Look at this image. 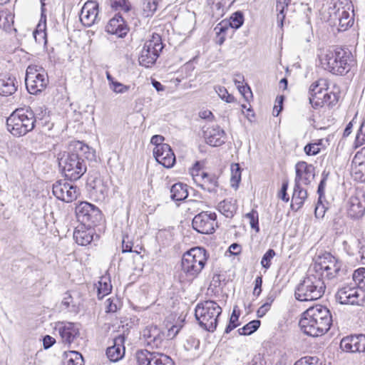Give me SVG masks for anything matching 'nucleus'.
Here are the masks:
<instances>
[{
    "label": "nucleus",
    "mask_w": 365,
    "mask_h": 365,
    "mask_svg": "<svg viewBox=\"0 0 365 365\" xmlns=\"http://www.w3.org/2000/svg\"><path fill=\"white\" fill-rule=\"evenodd\" d=\"M96 160V151L81 141L72 142L68 150L58 157L64 176L71 181L80 179L86 173L88 162Z\"/></svg>",
    "instance_id": "1"
},
{
    "label": "nucleus",
    "mask_w": 365,
    "mask_h": 365,
    "mask_svg": "<svg viewBox=\"0 0 365 365\" xmlns=\"http://www.w3.org/2000/svg\"><path fill=\"white\" fill-rule=\"evenodd\" d=\"M332 324V317L328 308L317 304L307 309L299 320V325L307 336L317 337L326 334Z\"/></svg>",
    "instance_id": "2"
},
{
    "label": "nucleus",
    "mask_w": 365,
    "mask_h": 365,
    "mask_svg": "<svg viewBox=\"0 0 365 365\" xmlns=\"http://www.w3.org/2000/svg\"><path fill=\"white\" fill-rule=\"evenodd\" d=\"M322 67L336 76H345L355 66L356 61L346 48L331 46L320 57Z\"/></svg>",
    "instance_id": "3"
},
{
    "label": "nucleus",
    "mask_w": 365,
    "mask_h": 365,
    "mask_svg": "<svg viewBox=\"0 0 365 365\" xmlns=\"http://www.w3.org/2000/svg\"><path fill=\"white\" fill-rule=\"evenodd\" d=\"M208 257L206 250L201 247L191 248L185 252L181 259L180 282H191L196 279L205 267Z\"/></svg>",
    "instance_id": "4"
},
{
    "label": "nucleus",
    "mask_w": 365,
    "mask_h": 365,
    "mask_svg": "<svg viewBox=\"0 0 365 365\" xmlns=\"http://www.w3.org/2000/svg\"><path fill=\"white\" fill-rule=\"evenodd\" d=\"M326 285L323 274L309 270L302 282L295 289V298L302 302L314 301L320 299L324 294Z\"/></svg>",
    "instance_id": "5"
},
{
    "label": "nucleus",
    "mask_w": 365,
    "mask_h": 365,
    "mask_svg": "<svg viewBox=\"0 0 365 365\" xmlns=\"http://www.w3.org/2000/svg\"><path fill=\"white\" fill-rule=\"evenodd\" d=\"M36 117L34 112L28 108H17L7 118V130L15 137H21L34 130Z\"/></svg>",
    "instance_id": "6"
},
{
    "label": "nucleus",
    "mask_w": 365,
    "mask_h": 365,
    "mask_svg": "<svg viewBox=\"0 0 365 365\" xmlns=\"http://www.w3.org/2000/svg\"><path fill=\"white\" fill-rule=\"evenodd\" d=\"M222 311V308L216 302L206 300L197 304L195 316L202 328L213 332L217 328L218 317Z\"/></svg>",
    "instance_id": "7"
},
{
    "label": "nucleus",
    "mask_w": 365,
    "mask_h": 365,
    "mask_svg": "<svg viewBox=\"0 0 365 365\" xmlns=\"http://www.w3.org/2000/svg\"><path fill=\"white\" fill-rule=\"evenodd\" d=\"M48 83V78L46 71L36 65L29 66L25 77V84L27 91L34 95L43 91Z\"/></svg>",
    "instance_id": "8"
},
{
    "label": "nucleus",
    "mask_w": 365,
    "mask_h": 365,
    "mask_svg": "<svg viewBox=\"0 0 365 365\" xmlns=\"http://www.w3.org/2000/svg\"><path fill=\"white\" fill-rule=\"evenodd\" d=\"M327 81L324 78L319 79L310 86L309 101L313 108H321L325 103L329 106L334 105L337 101L335 93L332 94L333 99H331V95L328 93H324L323 96H319V94H322L323 91H327Z\"/></svg>",
    "instance_id": "9"
},
{
    "label": "nucleus",
    "mask_w": 365,
    "mask_h": 365,
    "mask_svg": "<svg viewBox=\"0 0 365 365\" xmlns=\"http://www.w3.org/2000/svg\"><path fill=\"white\" fill-rule=\"evenodd\" d=\"M163 48L161 37L158 34H153L151 39L147 41L139 56V63L148 68L155 63L160 53Z\"/></svg>",
    "instance_id": "10"
},
{
    "label": "nucleus",
    "mask_w": 365,
    "mask_h": 365,
    "mask_svg": "<svg viewBox=\"0 0 365 365\" xmlns=\"http://www.w3.org/2000/svg\"><path fill=\"white\" fill-rule=\"evenodd\" d=\"M76 214L81 224L96 226L102 220V213L98 207L87 202H81L76 207Z\"/></svg>",
    "instance_id": "11"
},
{
    "label": "nucleus",
    "mask_w": 365,
    "mask_h": 365,
    "mask_svg": "<svg viewBox=\"0 0 365 365\" xmlns=\"http://www.w3.org/2000/svg\"><path fill=\"white\" fill-rule=\"evenodd\" d=\"M53 195L58 200L65 202H71L76 200L80 195L79 189L64 180L56 181L52 187Z\"/></svg>",
    "instance_id": "12"
},
{
    "label": "nucleus",
    "mask_w": 365,
    "mask_h": 365,
    "mask_svg": "<svg viewBox=\"0 0 365 365\" xmlns=\"http://www.w3.org/2000/svg\"><path fill=\"white\" fill-rule=\"evenodd\" d=\"M217 215L215 212H201L195 215L192 225L194 230L201 234H211L215 232Z\"/></svg>",
    "instance_id": "13"
},
{
    "label": "nucleus",
    "mask_w": 365,
    "mask_h": 365,
    "mask_svg": "<svg viewBox=\"0 0 365 365\" xmlns=\"http://www.w3.org/2000/svg\"><path fill=\"white\" fill-rule=\"evenodd\" d=\"M58 331L62 343L71 345L80 336V325L70 322H58L55 327Z\"/></svg>",
    "instance_id": "14"
},
{
    "label": "nucleus",
    "mask_w": 365,
    "mask_h": 365,
    "mask_svg": "<svg viewBox=\"0 0 365 365\" xmlns=\"http://www.w3.org/2000/svg\"><path fill=\"white\" fill-rule=\"evenodd\" d=\"M348 215L352 219H359L365 214V191L356 190L349 200Z\"/></svg>",
    "instance_id": "15"
},
{
    "label": "nucleus",
    "mask_w": 365,
    "mask_h": 365,
    "mask_svg": "<svg viewBox=\"0 0 365 365\" xmlns=\"http://www.w3.org/2000/svg\"><path fill=\"white\" fill-rule=\"evenodd\" d=\"M320 269L326 273V277L329 279H334L339 277L341 269V262L338 261L334 256L329 253H326L320 258L319 262Z\"/></svg>",
    "instance_id": "16"
},
{
    "label": "nucleus",
    "mask_w": 365,
    "mask_h": 365,
    "mask_svg": "<svg viewBox=\"0 0 365 365\" xmlns=\"http://www.w3.org/2000/svg\"><path fill=\"white\" fill-rule=\"evenodd\" d=\"M334 9H335L334 12L330 14L331 21H332L334 24L338 21L339 31H343L347 30L354 24V15H351L349 12L350 6H337L335 5Z\"/></svg>",
    "instance_id": "17"
},
{
    "label": "nucleus",
    "mask_w": 365,
    "mask_h": 365,
    "mask_svg": "<svg viewBox=\"0 0 365 365\" xmlns=\"http://www.w3.org/2000/svg\"><path fill=\"white\" fill-rule=\"evenodd\" d=\"M340 347L348 352H365V334H355L344 337Z\"/></svg>",
    "instance_id": "18"
},
{
    "label": "nucleus",
    "mask_w": 365,
    "mask_h": 365,
    "mask_svg": "<svg viewBox=\"0 0 365 365\" xmlns=\"http://www.w3.org/2000/svg\"><path fill=\"white\" fill-rule=\"evenodd\" d=\"M153 155L156 161L167 168H172L175 163V156L169 145L155 147Z\"/></svg>",
    "instance_id": "19"
},
{
    "label": "nucleus",
    "mask_w": 365,
    "mask_h": 365,
    "mask_svg": "<svg viewBox=\"0 0 365 365\" xmlns=\"http://www.w3.org/2000/svg\"><path fill=\"white\" fill-rule=\"evenodd\" d=\"M314 167L304 161L299 162L295 165L296 177L294 182L309 185L314 178Z\"/></svg>",
    "instance_id": "20"
},
{
    "label": "nucleus",
    "mask_w": 365,
    "mask_h": 365,
    "mask_svg": "<svg viewBox=\"0 0 365 365\" xmlns=\"http://www.w3.org/2000/svg\"><path fill=\"white\" fill-rule=\"evenodd\" d=\"M336 300L341 304H358L360 294L355 287L344 286L338 289L336 295Z\"/></svg>",
    "instance_id": "21"
},
{
    "label": "nucleus",
    "mask_w": 365,
    "mask_h": 365,
    "mask_svg": "<svg viewBox=\"0 0 365 365\" xmlns=\"http://www.w3.org/2000/svg\"><path fill=\"white\" fill-rule=\"evenodd\" d=\"M98 14V4L95 1H88L81 9L80 20L85 26L90 27L96 23Z\"/></svg>",
    "instance_id": "22"
},
{
    "label": "nucleus",
    "mask_w": 365,
    "mask_h": 365,
    "mask_svg": "<svg viewBox=\"0 0 365 365\" xmlns=\"http://www.w3.org/2000/svg\"><path fill=\"white\" fill-rule=\"evenodd\" d=\"M106 31L119 38L125 37L129 31V27L125 21L119 14H115L108 23Z\"/></svg>",
    "instance_id": "23"
},
{
    "label": "nucleus",
    "mask_w": 365,
    "mask_h": 365,
    "mask_svg": "<svg viewBox=\"0 0 365 365\" xmlns=\"http://www.w3.org/2000/svg\"><path fill=\"white\" fill-rule=\"evenodd\" d=\"M93 226H88L81 224L76 227L73 232V238L76 243L81 246L90 244L93 238Z\"/></svg>",
    "instance_id": "24"
},
{
    "label": "nucleus",
    "mask_w": 365,
    "mask_h": 365,
    "mask_svg": "<svg viewBox=\"0 0 365 365\" xmlns=\"http://www.w3.org/2000/svg\"><path fill=\"white\" fill-rule=\"evenodd\" d=\"M143 336L148 345L159 347L165 338V334L157 326H149L143 331Z\"/></svg>",
    "instance_id": "25"
},
{
    "label": "nucleus",
    "mask_w": 365,
    "mask_h": 365,
    "mask_svg": "<svg viewBox=\"0 0 365 365\" xmlns=\"http://www.w3.org/2000/svg\"><path fill=\"white\" fill-rule=\"evenodd\" d=\"M225 131L219 126L208 128L203 131L206 143L211 146H220L225 143Z\"/></svg>",
    "instance_id": "26"
},
{
    "label": "nucleus",
    "mask_w": 365,
    "mask_h": 365,
    "mask_svg": "<svg viewBox=\"0 0 365 365\" xmlns=\"http://www.w3.org/2000/svg\"><path fill=\"white\" fill-rule=\"evenodd\" d=\"M125 336L119 335L115 338L113 345L108 347L106 350L108 358L112 361H117L120 359L125 353Z\"/></svg>",
    "instance_id": "27"
},
{
    "label": "nucleus",
    "mask_w": 365,
    "mask_h": 365,
    "mask_svg": "<svg viewBox=\"0 0 365 365\" xmlns=\"http://www.w3.org/2000/svg\"><path fill=\"white\" fill-rule=\"evenodd\" d=\"M197 177L200 178V182H197L198 187L209 192H217L219 183L218 178L215 175L202 172L200 175H197Z\"/></svg>",
    "instance_id": "28"
},
{
    "label": "nucleus",
    "mask_w": 365,
    "mask_h": 365,
    "mask_svg": "<svg viewBox=\"0 0 365 365\" xmlns=\"http://www.w3.org/2000/svg\"><path fill=\"white\" fill-rule=\"evenodd\" d=\"M307 196V190L303 188L300 183L294 182L292 203L290 205L291 208L294 211L299 210L304 204Z\"/></svg>",
    "instance_id": "29"
},
{
    "label": "nucleus",
    "mask_w": 365,
    "mask_h": 365,
    "mask_svg": "<svg viewBox=\"0 0 365 365\" xmlns=\"http://www.w3.org/2000/svg\"><path fill=\"white\" fill-rule=\"evenodd\" d=\"M88 184L92 189V194L94 195L97 200H104L108 195V187L104 182L98 178L88 181Z\"/></svg>",
    "instance_id": "30"
},
{
    "label": "nucleus",
    "mask_w": 365,
    "mask_h": 365,
    "mask_svg": "<svg viewBox=\"0 0 365 365\" xmlns=\"http://www.w3.org/2000/svg\"><path fill=\"white\" fill-rule=\"evenodd\" d=\"M160 355L158 352H151L147 349H140L135 352V359L137 365H153L154 359Z\"/></svg>",
    "instance_id": "31"
},
{
    "label": "nucleus",
    "mask_w": 365,
    "mask_h": 365,
    "mask_svg": "<svg viewBox=\"0 0 365 365\" xmlns=\"http://www.w3.org/2000/svg\"><path fill=\"white\" fill-rule=\"evenodd\" d=\"M188 196L187 185L182 182L175 183L170 188V197L174 201H182Z\"/></svg>",
    "instance_id": "32"
},
{
    "label": "nucleus",
    "mask_w": 365,
    "mask_h": 365,
    "mask_svg": "<svg viewBox=\"0 0 365 365\" xmlns=\"http://www.w3.org/2000/svg\"><path fill=\"white\" fill-rule=\"evenodd\" d=\"M237 209L236 200L232 199L224 200L218 205V210L226 217H232Z\"/></svg>",
    "instance_id": "33"
},
{
    "label": "nucleus",
    "mask_w": 365,
    "mask_h": 365,
    "mask_svg": "<svg viewBox=\"0 0 365 365\" xmlns=\"http://www.w3.org/2000/svg\"><path fill=\"white\" fill-rule=\"evenodd\" d=\"M0 29L6 33L16 32L14 28V16L6 11H0Z\"/></svg>",
    "instance_id": "34"
},
{
    "label": "nucleus",
    "mask_w": 365,
    "mask_h": 365,
    "mask_svg": "<svg viewBox=\"0 0 365 365\" xmlns=\"http://www.w3.org/2000/svg\"><path fill=\"white\" fill-rule=\"evenodd\" d=\"M15 78H0V95L10 96L16 91Z\"/></svg>",
    "instance_id": "35"
},
{
    "label": "nucleus",
    "mask_w": 365,
    "mask_h": 365,
    "mask_svg": "<svg viewBox=\"0 0 365 365\" xmlns=\"http://www.w3.org/2000/svg\"><path fill=\"white\" fill-rule=\"evenodd\" d=\"M63 365H84L82 355L76 351L65 352Z\"/></svg>",
    "instance_id": "36"
},
{
    "label": "nucleus",
    "mask_w": 365,
    "mask_h": 365,
    "mask_svg": "<svg viewBox=\"0 0 365 365\" xmlns=\"http://www.w3.org/2000/svg\"><path fill=\"white\" fill-rule=\"evenodd\" d=\"M112 290V285L110 284V279L108 277L103 276L98 282V298L99 299H103L105 296L110 293Z\"/></svg>",
    "instance_id": "37"
},
{
    "label": "nucleus",
    "mask_w": 365,
    "mask_h": 365,
    "mask_svg": "<svg viewBox=\"0 0 365 365\" xmlns=\"http://www.w3.org/2000/svg\"><path fill=\"white\" fill-rule=\"evenodd\" d=\"M61 305L70 312L78 313L79 312V304L74 301L69 292L65 294Z\"/></svg>",
    "instance_id": "38"
},
{
    "label": "nucleus",
    "mask_w": 365,
    "mask_h": 365,
    "mask_svg": "<svg viewBox=\"0 0 365 365\" xmlns=\"http://www.w3.org/2000/svg\"><path fill=\"white\" fill-rule=\"evenodd\" d=\"M277 11H279L277 14V21L279 26L282 27L283 21L285 19L284 10L291 3V0H276Z\"/></svg>",
    "instance_id": "39"
},
{
    "label": "nucleus",
    "mask_w": 365,
    "mask_h": 365,
    "mask_svg": "<svg viewBox=\"0 0 365 365\" xmlns=\"http://www.w3.org/2000/svg\"><path fill=\"white\" fill-rule=\"evenodd\" d=\"M158 5V0H143V16L151 17L156 11Z\"/></svg>",
    "instance_id": "40"
},
{
    "label": "nucleus",
    "mask_w": 365,
    "mask_h": 365,
    "mask_svg": "<svg viewBox=\"0 0 365 365\" xmlns=\"http://www.w3.org/2000/svg\"><path fill=\"white\" fill-rule=\"evenodd\" d=\"M259 320H252L237 330L240 335H250L257 330L260 326Z\"/></svg>",
    "instance_id": "41"
},
{
    "label": "nucleus",
    "mask_w": 365,
    "mask_h": 365,
    "mask_svg": "<svg viewBox=\"0 0 365 365\" xmlns=\"http://www.w3.org/2000/svg\"><path fill=\"white\" fill-rule=\"evenodd\" d=\"M353 279L361 289L365 290V268H360L353 273Z\"/></svg>",
    "instance_id": "42"
},
{
    "label": "nucleus",
    "mask_w": 365,
    "mask_h": 365,
    "mask_svg": "<svg viewBox=\"0 0 365 365\" xmlns=\"http://www.w3.org/2000/svg\"><path fill=\"white\" fill-rule=\"evenodd\" d=\"M245 217L249 220L250 227L255 230L256 232H258L259 231V227L257 211L255 210H252L251 212L245 215Z\"/></svg>",
    "instance_id": "43"
},
{
    "label": "nucleus",
    "mask_w": 365,
    "mask_h": 365,
    "mask_svg": "<svg viewBox=\"0 0 365 365\" xmlns=\"http://www.w3.org/2000/svg\"><path fill=\"white\" fill-rule=\"evenodd\" d=\"M241 180V168L240 165L237 163L232 164L231 165V182L232 186H238L239 182Z\"/></svg>",
    "instance_id": "44"
},
{
    "label": "nucleus",
    "mask_w": 365,
    "mask_h": 365,
    "mask_svg": "<svg viewBox=\"0 0 365 365\" xmlns=\"http://www.w3.org/2000/svg\"><path fill=\"white\" fill-rule=\"evenodd\" d=\"M244 16L242 12L237 11L230 17L229 25L232 29H237L243 24Z\"/></svg>",
    "instance_id": "45"
},
{
    "label": "nucleus",
    "mask_w": 365,
    "mask_h": 365,
    "mask_svg": "<svg viewBox=\"0 0 365 365\" xmlns=\"http://www.w3.org/2000/svg\"><path fill=\"white\" fill-rule=\"evenodd\" d=\"M276 255V253L274 250L269 249L263 255L261 259V265L264 269H267L271 266V261Z\"/></svg>",
    "instance_id": "46"
},
{
    "label": "nucleus",
    "mask_w": 365,
    "mask_h": 365,
    "mask_svg": "<svg viewBox=\"0 0 365 365\" xmlns=\"http://www.w3.org/2000/svg\"><path fill=\"white\" fill-rule=\"evenodd\" d=\"M216 93L218 94L220 98L227 103H232L235 101V97L229 94L227 89L225 87L218 86L215 88Z\"/></svg>",
    "instance_id": "47"
},
{
    "label": "nucleus",
    "mask_w": 365,
    "mask_h": 365,
    "mask_svg": "<svg viewBox=\"0 0 365 365\" xmlns=\"http://www.w3.org/2000/svg\"><path fill=\"white\" fill-rule=\"evenodd\" d=\"M322 144V140H319L318 143H309L304 148V151L307 155H316L319 153L321 148L320 145Z\"/></svg>",
    "instance_id": "48"
},
{
    "label": "nucleus",
    "mask_w": 365,
    "mask_h": 365,
    "mask_svg": "<svg viewBox=\"0 0 365 365\" xmlns=\"http://www.w3.org/2000/svg\"><path fill=\"white\" fill-rule=\"evenodd\" d=\"M199 346L200 340L192 336H189L184 343V348L187 351L197 350Z\"/></svg>",
    "instance_id": "49"
},
{
    "label": "nucleus",
    "mask_w": 365,
    "mask_h": 365,
    "mask_svg": "<svg viewBox=\"0 0 365 365\" xmlns=\"http://www.w3.org/2000/svg\"><path fill=\"white\" fill-rule=\"evenodd\" d=\"M364 143H365V120L361 123L354 141L356 148L361 146Z\"/></svg>",
    "instance_id": "50"
},
{
    "label": "nucleus",
    "mask_w": 365,
    "mask_h": 365,
    "mask_svg": "<svg viewBox=\"0 0 365 365\" xmlns=\"http://www.w3.org/2000/svg\"><path fill=\"white\" fill-rule=\"evenodd\" d=\"M111 6L115 10H122L125 12H128L130 8L128 0H112Z\"/></svg>",
    "instance_id": "51"
},
{
    "label": "nucleus",
    "mask_w": 365,
    "mask_h": 365,
    "mask_svg": "<svg viewBox=\"0 0 365 365\" xmlns=\"http://www.w3.org/2000/svg\"><path fill=\"white\" fill-rule=\"evenodd\" d=\"M239 319V314L236 313L235 309H233V312L232 313L231 317L230 319V322L228 325L226 327L225 333L228 334L232 330H233L235 328H236L238 326V324L237 323Z\"/></svg>",
    "instance_id": "52"
},
{
    "label": "nucleus",
    "mask_w": 365,
    "mask_h": 365,
    "mask_svg": "<svg viewBox=\"0 0 365 365\" xmlns=\"http://www.w3.org/2000/svg\"><path fill=\"white\" fill-rule=\"evenodd\" d=\"M46 21V16L43 14V9H42L41 21L37 26L36 30L34 32V36L36 39L37 34H40L42 33L43 34V36H46V34H45Z\"/></svg>",
    "instance_id": "53"
},
{
    "label": "nucleus",
    "mask_w": 365,
    "mask_h": 365,
    "mask_svg": "<svg viewBox=\"0 0 365 365\" xmlns=\"http://www.w3.org/2000/svg\"><path fill=\"white\" fill-rule=\"evenodd\" d=\"M153 365H174V362L169 356L160 354L157 359H154Z\"/></svg>",
    "instance_id": "54"
},
{
    "label": "nucleus",
    "mask_w": 365,
    "mask_h": 365,
    "mask_svg": "<svg viewBox=\"0 0 365 365\" xmlns=\"http://www.w3.org/2000/svg\"><path fill=\"white\" fill-rule=\"evenodd\" d=\"M289 186V182L287 180H285L282 182L281 190L279 192V197L284 202H289V197L287 195V189Z\"/></svg>",
    "instance_id": "55"
},
{
    "label": "nucleus",
    "mask_w": 365,
    "mask_h": 365,
    "mask_svg": "<svg viewBox=\"0 0 365 365\" xmlns=\"http://www.w3.org/2000/svg\"><path fill=\"white\" fill-rule=\"evenodd\" d=\"M110 89L116 93H125L130 89V86H125L116 81L110 86Z\"/></svg>",
    "instance_id": "56"
},
{
    "label": "nucleus",
    "mask_w": 365,
    "mask_h": 365,
    "mask_svg": "<svg viewBox=\"0 0 365 365\" xmlns=\"http://www.w3.org/2000/svg\"><path fill=\"white\" fill-rule=\"evenodd\" d=\"M327 207L322 203V200L318 199L317 204L315 207L314 214L317 218H322L324 216Z\"/></svg>",
    "instance_id": "57"
},
{
    "label": "nucleus",
    "mask_w": 365,
    "mask_h": 365,
    "mask_svg": "<svg viewBox=\"0 0 365 365\" xmlns=\"http://www.w3.org/2000/svg\"><path fill=\"white\" fill-rule=\"evenodd\" d=\"M299 361H302V365H321L319 363V359L316 356H304L301 358Z\"/></svg>",
    "instance_id": "58"
},
{
    "label": "nucleus",
    "mask_w": 365,
    "mask_h": 365,
    "mask_svg": "<svg viewBox=\"0 0 365 365\" xmlns=\"http://www.w3.org/2000/svg\"><path fill=\"white\" fill-rule=\"evenodd\" d=\"M262 277L257 276L255 280V287L253 290V294L257 297L259 296L262 292Z\"/></svg>",
    "instance_id": "59"
},
{
    "label": "nucleus",
    "mask_w": 365,
    "mask_h": 365,
    "mask_svg": "<svg viewBox=\"0 0 365 365\" xmlns=\"http://www.w3.org/2000/svg\"><path fill=\"white\" fill-rule=\"evenodd\" d=\"M326 181H327V178L324 177L321 180V181L319 184V186H318L317 193L319 195V197L320 200H322V198L324 197V188L326 186Z\"/></svg>",
    "instance_id": "60"
},
{
    "label": "nucleus",
    "mask_w": 365,
    "mask_h": 365,
    "mask_svg": "<svg viewBox=\"0 0 365 365\" xmlns=\"http://www.w3.org/2000/svg\"><path fill=\"white\" fill-rule=\"evenodd\" d=\"M165 138L163 136L160 135H155L151 138L150 143L153 145H155V147H158L163 145H168L167 143H163Z\"/></svg>",
    "instance_id": "61"
},
{
    "label": "nucleus",
    "mask_w": 365,
    "mask_h": 365,
    "mask_svg": "<svg viewBox=\"0 0 365 365\" xmlns=\"http://www.w3.org/2000/svg\"><path fill=\"white\" fill-rule=\"evenodd\" d=\"M55 342H56L55 339L49 335H46L43 339V347L46 349L51 347L54 344Z\"/></svg>",
    "instance_id": "62"
},
{
    "label": "nucleus",
    "mask_w": 365,
    "mask_h": 365,
    "mask_svg": "<svg viewBox=\"0 0 365 365\" xmlns=\"http://www.w3.org/2000/svg\"><path fill=\"white\" fill-rule=\"evenodd\" d=\"M270 306H269L268 303H264L257 311V316L259 318L263 317L267 312L269 310Z\"/></svg>",
    "instance_id": "63"
},
{
    "label": "nucleus",
    "mask_w": 365,
    "mask_h": 365,
    "mask_svg": "<svg viewBox=\"0 0 365 365\" xmlns=\"http://www.w3.org/2000/svg\"><path fill=\"white\" fill-rule=\"evenodd\" d=\"M229 250L232 255H237L241 252L242 247L240 245L233 243L230 246Z\"/></svg>",
    "instance_id": "64"
}]
</instances>
